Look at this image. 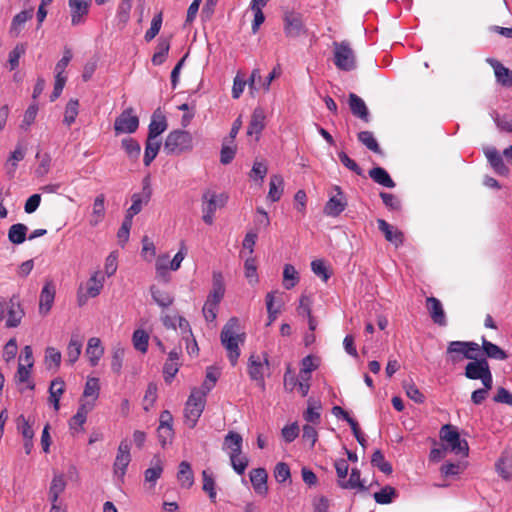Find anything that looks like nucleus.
Listing matches in <instances>:
<instances>
[{
	"label": "nucleus",
	"mask_w": 512,
	"mask_h": 512,
	"mask_svg": "<svg viewBox=\"0 0 512 512\" xmlns=\"http://www.w3.org/2000/svg\"><path fill=\"white\" fill-rule=\"evenodd\" d=\"M100 392L99 379L95 377H89L86 381L83 398H91V403L97 400Z\"/></svg>",
	"instance_id": "09e8293b"
},
{
	"label": "nucleus",
	"mask_w": 512,
	"mask_h": 512,
	"mask_svg": "<svg viewBox=\"0 0 512 512\" xmlns=\"http://www.w3.org/2000/svg\"><path fill=\"white\" fill-rule=\"evenodd\" d=\"M85 354L92 367L98 365L101 357L104 355V347L101 344L100 338L92 337L88 340Z\"/></svg>",
	"instance_id": "5701e85b"
},
{
	"label": "nucleus",
	"mask_w": 512,
	"mask_h": 512,
	"mask_svg": "<svg viewBox=\"0 0 512 512\" xmlns=\"http://www.w3.org/2000/svg\"><path fill=\"white\" fill-rule=\"evenodd\" d=\"M24 315L25 311L18 295L0 298V322L4 321L6 328L18 327Z\"/></svg>",
	"instance_id": "f03ea898"
},
{
	"label": "nucleus",
	"mask_w": 512,
	"mask_h": 512,
	"mask_svg": "<svg viewBox=\"0 0 512 512\" xmlns=\"http://www.w3.org/2000/svg\"><path fill=\"white\" fill-rule=\"evenodd\" d=\"M357 138L364 146L376 154H382V150L375 139L374 135L370 131H361L358 133Z\"/></svg>",
	"instance_id": "49530a36"
},
{
	"label": "nucleus",
	"mask_w": 512,
	"mask_h": 512,
	"mask_svg": "<svg viewBox=\"0 0 512 512\" xmlns=\"http://www.w3.org/2000/svg\"><path fill=\"white\" fill-rule=\"evenodd\" d=\"M94 408V404L83 399L80 402V406L76 414L70 419L69 427L71 430L77 431L78 428L82 429L83 425L87 420L88 413Z\"/></svg>",
	"instance_id": "412c9836"
},
{
	"label": "nucleus",
	"mask_w": 512,
	"mask_h": 512,
	"mask_svg": "<svg viewBox=\"0 0 512 512\" xmlns=\"http://www.w3.org/2000/svg\"><path fill=\"white\" fill-rule=\"evenodd\" d=\"M124 355H125V350L123 347H121L120 345L113 347L111 368L117 374H119L122 369Z\"/></svg>",
	"instance_id": "680f3d73"
},
{
	"label": "nucleus",
	"mask_w": 512,
	"mask_h": 512,
	"mask_svg": "<svg viewBox=\"0 0 512 512\" xmlns=\"http://www.w3.org/2000/svg\"><path fill=\"white\" fill-rule=\"evenodd\" d=\"M45 363L48 368H51L52 365L55 368H58L61 363V353L54 347H47L45 350Z\"/></svg>",
	"instance_id": "338daca9"
},
{
	"label": "nucleus",
	"mask_w": 512,
	"mask_h": 512,
	"mask_svg": "<svg viewBox=\"0 0 512 512\" xmlns=\"http://www.w3.org/2000/svg\"><path fill=\"white\" fill-rule=\"evenodd\" d=\"M170 49V38H161L152 57V63L155 66L163 64L168 56Z\"/></svg>",
	"instance_id": "ea45409f"
},
{
	"label": "nucleus",
	"mask_w": 512,
	"mask_h": 512,
	"mask_svg": "<svg viewBox=\"0 0 512 512\" xmlns=\"http://www.w3.org/2000/svg\"><path fill=\"white\" fill-rule=\"evenodd\" d=\"M151 196H152V189L150 186V182H149L148 178H145L143 180L142 191L134 193L132 195V197H131L132 204L127 209V212L134 216L139 214L142 211L143 207L149 203Z\"/></svg>",
	"instance_id": "4468645a"
},
{
	"label": "nucleus",
	"mask_w": 512,
	"mask_h": 512,
	"mask_svg": "<svg viewBox=\"0 0 512 512\" xmlns=\"http://www.w3.org/2000/svg\"><path fill=\"white\" fill-rule=\"evenodd\" d=\"M81 351L82 341L79 339L78 336L73 335L66 349L67 362L73 365L79 359Z\"/></svg>",
	"instance_id": "a19ab883"
},
{
	"label": "nucleus",
	"mask_w": 512,
	"mask_h": 512,
	"mask_svg": "<svg viewBox=\"0 0 512 512\" xmlns=\"http://www.w3.org/2000/svg\"><path fill=\"white\" fill-rule=\"evenodd\" d=\"M498 474L505 480L512 478V455L504 452L496 463Z\"/></svg>",
	"instance_id": "4c0bfd02"
},
{
	"label": "nucleus",
	"mask_w": 512,
	"mask_h": 512,
	"mask_svg": "<svg viewBox=\"0 0 512 512\" xmlns=\"http://www.w3.org/2000/svg\"><path fill=\"white\" fill-rule=\"evenodd\" d=\"M162 13H158L152 18L150 28L146 31L144 38L147 42L153 40L159 33L162 26Z\"/></svg>",
	"instance_id": "e2e57ef3"
},
{
	"label": "nucleus",
	"mask_w": 512,
	"mask_h": 512,
	"mask_svg": "<svg viewBox=\"0 0 512 512\" xmlns=\"http://www.w3.org/2000/svg\"><path fill=\"white\" fill-rule=\"evenodd\" d=\"M378 229L383 233L385 239L395 245V247H399L404 242V234L393 225L389 224L384 219L377 220Z\"/></svg>",
	"instance_id": "a211bd4d"
},
{
	"label": "nucleus",
	"mask_w": 512,
	"mask_h": 512,
	"mask_svg": "<svg viewBox=\"0 0 512 512\" xmlns=\"http://www.w3.org/2000/svg\"><path fill=\"white\" fill-rule=\"evenodd\" d=\"M193 148V137L190 132L185 130H173L165 139L164 151L167 154L180 155Z\"/></svg>",
	"instance_id": "7ed1b4c3"
},
{
	"label": "nucleus",
	"mask_w": 512,
	"mask_h": 512,
	"mask_svg": "<svg viewBox=\"0 0 512 512\" xmlns=\"http://www.w3.org/2000/svg\"><path fill=\"white\" fill-rule=\"evenodd\" d=\"M91 0H68L71 13V24L80 25L85 22V17L89 12Z\"/></svg>",
	"instance_id": "2eb2a0df"
},
{
	"label": "nucleus",
	"mask_w": 512,
	"mask_h": 512,
	"mask_svg": "<svg viewBox=\"0 0 512 512\" xmlns=\"http://www.w3.org/2000/svg\"><path fill=\"white\" fill-rule=\"evenodd\" d=\"M425 307L432 321L439 326H446L447 320L442 303L436 297L426 298Z\"/></svg>",
	"instance_id": "dca6fc26"
},
{
	"label": "nucleus",
	"mask_w": 512,
	"mask_h": 512,
	"mask_svg": "<svg viewBox=\"0 0 512 512\" xmlns=\"http://www.w3.org/2000/svg\"><path fill=\"white\" fill-rule=\"evenodd\" d=\"M299 281L298 272L291 264H286L283 269V284L286 289L293 288Z\"/></svg>",
	"instance_id": "8fccbe9b"
},
{
	"label": "nucleus",
	"mask_w": 512,
	"mask_h": 512,
	"mask_svg": "<svg viewBox=\"0 0 512 512\" xmlns=\"http://www.w3.org/2000/svg\"><path fill=\"white\" fill-rule=\"evenodd\" d=\"M131 461L130 444L127 440H122L118 446L117 455L114 461V474L123 480L126 469Z\"/></svg>",
	"instance_id": "9b49d317"
},
{
	"label": "nucleus",
	"mask_w": 512,
	"mask_h": 512,
	"mask_svg": "<svg viewBox=\"0 0 512 512\" xmlns=\"http://www.w3.org/2000/svg\"><path fill=\"white\" fill-rule=\"evenodd\" d=\"M369 177L377 184L386 187L394 188L396 186L394 180L391 178L389 173L382 167H374L368 172Z\"/></svg>",
	"instance_id": "c756f323"
},
{
	"label": "nucleus",
	"mask_w": 512,
	"mask_h": 512,
	"mask_svg": "<svg viewBox=\"0 0 512 512\" xmlns=\"http://www.w3.org/2000/svg\"><path fill=\"white\" fill-rule=\"evenodd\" d=\"M66 488V481L62 474L55 475L49 488V499L51 502H58L59 496Z\"/></svg>",
	"instance_id": "79ce46f5"
},
{
	"label": "nucleus",
	"mask_w": 512,
	"mask_h": 512,
	"mask_svg": "<svg viewBox=\"0 0 512 512\" xmlns=\"http://www.w3.org/2000/svg\"><path fill=\"white\" fill-rule=\"evenodd\" d=\"M348 102L350 110L354 116L360 118L364 122H369V111L362 98L355 93H350Z\"/></svg>",
	"instance_id": "393cba45"
},
{
	"label": "nucleus",
	"mask_w": 512,
	"mask_h": 512,
	"mask_svg": "<svg viewBox=\"0 0 512 512\" xmlns=\"http://www.w3.org/2000/svg\"><path fill=\"white\" fill-rule=\"evenodd\" d=\"M447 355L452 363H456L461 360L460 355L463 358L469 357L468 351L465 348V341H451L447 346Z\"/></svg>",
	"instance_id": "c9c22d12"
},
{
	"label": "nucleus",
	"mask_w": 512,
	"mask_h": 512,
	"mask_svg": "<svg viewBox=\"0 0 512 512\" xmlns=\"http://www.w3.org/2000/svg\"><path fill=\"white\" fill-rule=\"evenodd\" d=\"M320 409H321L320 403H316V402L312 403L311 401H309L307 410L303 414L305 421H307L308 423H312L314 425L319 424L320 418H321V415L319 412Z\"/></svg>",
	"instance_id": "4d7b16f0"
},
{
	"label": "nucleus",
	"mask_w": 512,
	"mask_h": 512,
	"mask_svg": "<svg viewBox=\"0 0 512 512\" xmlns=\"http://www.w3.org/2000/svg\"><path fill=\"white\" fill-rule=\"evenodd\" d=\"M132 341L134 348L142 353H146L148 349L149 335L142 329L133 332Z\"/></svg>",
	"instance_id": "5fc2aeb1"
},
{
	"label": "nucleus",
	"mask_w": 512,
	"mask_h": 512,
	"mask_svg": "<svg viewBox=\"0 0 512 512\" xmlns=\"http://www.w3.org/2000/svg\"><path fill=\"white\" fill-rule=\"evenodd\" d=\"M284 191V180L281 175L274 174L270 177L268 199L272 202L280 200Z\"/></svg>",
	"instance_id": "2f4dec72"
},
{
	"label": "nucleus",
	"mask_w": 512,
	"mask_h": 512,
	"mask_svg": "<svg viewBox=\"0 0 512 512\" xmlns=\"http://www.w3.org/2000/svg\"><path fill=\"white\" fill-rule=\"evenodd\" d=\"M242 436L234 431H229L224 438L223 449L230 450V453L242 452Z\"/></svg>",
	"instance_id": "c03bdc74"
},
{
	"label": "nucleus",
	"mask_w": 512,
	"mask_h": 512,
	"mask_svg": "<svg viewBox=\"0 0 512 512\" xmlns=\"http://www.w3.org/2000/svg\"><path fill=\"white\" fill-rule=\"evenodd\" d=\"M219 303L220 302L214 300H206L202 312L207 322H213L216 319Z\"/></svg>",
	"instance_id": "69168bd1"
},
{
	"label": "nucleus",
	"mask_w": 512,
	"mask_h": 512,
	"mask_svg": "<svg viewBox=\"0 0 512 512\" xmlns=\"http://www.w3.org/2000/svg\"><path fill=\"white\" fill-rule=\"evenodd\" d=\"M485 156L494 169V171L501 175L507 176L509 174V168L504 164L502 156L494 147H487L484 150Z\"/></svg>",
	"instance_id": "b1692460"
},
{
	"label": "nucleus",
	"mask_w": 512,
	"mask_h": 512,
	"mask_svg": "<svg viewBox=\"0 0 512 512\" xmlns=\"http://www.w3.org/2000/svg\"><path fill=\"white\" fill-rule=\"evenodd\" d=\"M105 278L101 271H95L87 280L85 287H80L77 292V302L79 306L87 303L88 299L97 297L104 286Z\"/></svg>",
	"instance_id": "6e6552de"
},
{
	"label": "nucleus",
	"mask_w": 512,
	"mask_h": 512,
	"mask_svg": "<svg viewBox=\"0 0 512 512\" xmlns=\"http://www.w3.org/2000/svg\"><path fill=\"white\" fill-rule=\"evenodd\" d=\"M250 481L254 491L259 495H266L268 492V474L264 468H255L250 471Z\"/></svg>",
	"instance_id": "aec40b11"
},
{
	"label": "nucleus",
	"mask_w": 512,
	"mask_h": 512,
	"mask_svg": "<svg viewBox=\"0 0 512 512\" xmlns=\"http://www.w3.org/2000/svg\"><path fill=\"white\" fill-rule=\"evenodd\" d=\"M26 47L24 44H17L9 53L8 64L10 70H15L19 66V59L25 54Z\"/></svg>",
	"instance_id": "0e129e2a"
},
{
	"label": "nucleus",
	"mask_w": 512,
	"mask_h": 512,
	"mask_svg": "<svg viewBox=\"0 0 512 512\" xmlns=\"http://www.w3.org/2000/svg\"><path fill=\"white\" fill-rule=\"evenodd\" d=\"M132 113L133 109L128 108L115 119L114 129L117 134L134 133L138 129L139 119Z\"/></svg>",
	"instance_id": "ddd939ff"
},
{
	"label": "nucleus",
	"mask_w": 512,
	"mask_h": 512,
	"mask_svg": "<svg viewBox=\"0 0 512 512\" xmlns=\"http://www.w3.org/2000/svg\"><path fill=\"white\" fill-rule=\"evenodd\" d=\"M335 194H330L326 202L323 212L326 216L338 217L347 207V198L338 185L333 186Z\"/></svg>",
	"instance_id": "9d476101"
},
{
	"label": "nucleus",
	"mask_w": 512,
	"mask_h": 512,
	"mask_svg": "<svg viewBox=\"0 0 512 512\" xmlns=\"http://www.w3.org/2000/svg\"><path fill=\"white\" fill-rule=\"evenodd\" d=\"M490 368L486 358L470 361L465 367V376L470 380L480 379Z\"/></svg>",
	"instance_id": "4be33fe9"
},
{
	"label": "nucleus",
	"mask_w": 512,
	"mask_h": 512,
	"mask_svg": "<svg viewBox=\"0 0 512 512\" xmlns=\"http://www.w3.org/2000/svg\"><path fill=\"white\" fill-rule=\"evenodd\" d=\"M177 479L184 488H190L193 485L194 474L191 465L187 461H182L179 464Z\"/></svg>",
	"instance_id": "e433bc0d"
},
{
	"label": "nucleus",
	"mask_w": 512,
	"mask_h": 512,
	"mask_svg": "<svg viewBox=\"0 0 512 512\" xmlns=\"http://www.w3.org/2000/svg\"><path fill=\"white\" fill-rule=\"evenodd\" d=\"M27 226L22 223L13 224L8 230V239L15 245L22 244L26 240Z\"/></svg>",
	"instance_id": "37998d69"
},
{
	"label": "nucleus",
	"mask_w": 512,
	"mask_h": 512,
	"mask_svg": "<svg viewBox=\"0 0 512 512\" xmlns=\"http://www.w3.org/2000/svg\"><path fill=\"white\" fill-rule=\"evenodd\" d=\"M105 217V195L99 194L93 203L92 212L89 219V224L96 227L103 221Z\"/></svg>",
	"instance_id": "cd10ccee"
},
{
	"label": "nucleus",
	"mask_w": 512,
	"mask_h": 512,
	"mask_svg": "<svg viewBox=\"0 0 512 512\" xmlns=\"http://www.w3.org/2000/svg\"><path fill=\"white\" fill-rule=\"evenodd\" d=\"M229 456L234 471L239 475L244 474L249 463L248 458L242 455V452L229 453Z\"/></svg>",
	"instance_id": "864d4df0"
},
{
	"label": "nucleus",
	"mask_w": 512,
	"mask_h": 512,
	"mask_svg": "<svg viewBox=\"0 0 512 512\" xmlns=\"http://www.w3.org/2000/svg\"><path fill=\"white\" fill-rule=\"evenodd\" d=\"M403 387L408 398H410L411 400L418 404L424 403L425 396L414 383L404 382Z\"/></svg>",
	"instance_id": "052dcab7"
},
{
	"label": "nucleus",
	"mask_w": 512,
	"mask_h": 512,
	"mask_svg": "<svg viewBox=\"0 0 512 512\" xmlns=\"http://www.w3.org/2000/svg\"><path fill=\"white\" fill-rule=\"evenodd\" d=\"M337 155H338L339 161L342 163L343 166H345L347 169H349L350 171L354 172L358 176H362L363 175V170L345 152H343V151L338 152Z\"/></svg>",
	"instance_id": "774afa93"
},
{
	"label": "nucleus",
	"mask_w": 512,
	"mask_h": 512,
	"mask_svg": "<svg viewBox=\"0 0 512 512\" xmlns=\"http://www.w3.org/2000/svg\"><path fill=\"white\" fill-rule=\"evenodd\" d=\"M269 365L267 357L262 360L259 355L251 354L248 360V374L251 380L255 381L257 385L264 388V370Z\"/></svg>",
	"instance_id": "f8f14e48"
},
{
	"label": "nucleus",
	"mask_w": 512,
	"mask_h": 512,
	"mask_svg": "<svg viewBox=\"0 0 512 512\" xmlns=\"http://www.w3.org/2000/svg\"><path fill=\"white\" fill-rule=\"evenodd\" d=\"M361 473L360 470L357 468H353L350 473V477L348 480L345 481H339L340 487L344 489H365L364 485L361 482Z\"/></svg>",
	"instance_id": "6e6d98bb"
},
{
	"label": "nucleus",
	"mask_w": 512,
	"mask_h": 512,
	"mask_svg": "<svg viewBox=\"0 0 512 512\" xmlns=\"http://www.w3.org/2000/svg\"><path fill=\"white\" fill-rule=\"evenodd\" d=\"M245 338V333L240 331L239 320L236 317L230 318L222 328L220 333L221 344L227 351L232 366L237 364L240 356L239 344H243Z\"/></svg>",
	"instance_id": "f257e3e1"
},
{
	"label": "nucleus",
	"mask_w": 512,
	"mask_h": 512,
	"mask_svg": "<svg viewBox=\"0 0 512 512\" xmlns=\"http://www.w3.org/2000/svg\"><path fill=\"white\" fill-rule=\"evenodd\" d=\"M150 292L155 303L162 308L169 307L174 302V297L170 292L162 290L155 285L150 287Z\"/></svg>",
	"instance_id": "f704fd0d"
},
{
	"label": "nucleus",
	"mask_w": 512,
	"mask_h": 512,
	"mask_svg": "<svg viewBox=\"0 0 512 512\" xmlns=\"http://www.w3.org/2000/svg\"><path fill=\"white\" fill-rule=\"evenodd\" d=\"M283 28L286 37L297 38L305 33L302 15L293 10H287L283 16Z\"/></svg>",
	"instance_id": "1a4fd4ad"
},
{
	"label": "nucleus",
	"mask_w": 512,
	"mask_h": 512,
	"mask_svg": "<svg viewBox=\"0 0 512 512\" xmlns=\"http://www.w3.org/2000/svg\"><path fill=\"white\" fill-rule=\"evenodd\" d=\"M264 120H265V115H264L263 110L260 108L254 109L252 116H251L250 123L247 128V135L248 136H252L254 134L259 135L262 132V130L264 129Z\"/></svg>",
	"instance_id": "473e14b6"
},
{
	"label": "nucleus",
	"mask_w": 512,
	"mask_h": 512,
	"mask_svg": "<svg viewBox=\"0 0 512 512\" xmlns=\"http://www.w3.org/2000/svg\"><path fill=\"white\" fill-rule=\"evenodd\" d=\"M225 294L224 277L221 272L214 271L212 277V290L207 299L220 302Z\"/></svg>",
	"instance_id": "c85d7f7f"
},
{
	"label": "nucleus",
	"mask_w": 512,
	"mask_h": 512,
	"mask_svg": "<svg viewBox=\"0 0 512 512\" xmlns=\"http://www.w3.org/2000/svg\"><path fill=\"white\" fill-rule=\"evenodd\" d=\"M398 496V491L390 485L384 486L380 491L373 494L375 502L380 505L391 504Z\"/></svg>",
	"instance_id": "72a5a7b5"
},
{
	"label": "nucleus",
	"mask_w": 512,
	"mask_h": 512,
	"mask_svg": "<svg viewBox=\"0 0 512 512\" xmlns=\"http://www.w3.org/2000/svg\"><path fill=\"white\" fill-rule=\"evenodd\" d=\"M245 268V277L247 278L248 282L252 285L257 284L258 274H257V267H256V260L253 257H249L246 259L244 263Z\"/></svg>",
	"instance_id": "13d9d810"
},
{
	"label": "nucleus",
	"mask_w": 512,
	"mask_h": 512,
	"mask_svg": "<svg viewBox=\"0 0 512 512\" xmlns=\"http://www.w3.org/2000/svg\"><path fill=\"white\" fill-rule=\"evenodd\" d=\"M486 62L493 68L498 84L503 87H512V70L505 67L500 61L494 58H487Z\"/></svg>",
	"instance_id": "f3484780"
},
{
	"label": "nucleus",
	"mask_w": 512,
	"mask_h": 512,
	"mask_svg": "<svg viewBox=\"0 0 512 512\" xmlns=\"http://www.w3.org/2000/svg\"><path fill=\"white\" fill-rule=\"evenodd\" d=\"M166 129H167L166 117L158 111L154 112L152 115L149 127H148V137L157 138Z\"/></svg>",
	"instance_id": "bb28decb"
},
{
	"label": "nucleus",
	"mask_w": 512,
	"mask_h": 512,
	"mask_svg": "<svg viewBox=\"0 0 512 512\" xmlns=\"http://www.w3.org/2000/svg\"><path fill=\"white\" fill-rule=\"evenodd\" d=\"M228 197L225 194L217 195L215 192L207 190L202 195V219L212 225L214 222V214L218 207H223Z\"/></svg>",
	"instance_id": "0eeeda50"
},
{
	"label": "nucleus",
	"mask_w": 512,
	"mask_h": 512,
	"mask_svg": "<svg viewBox=\"0 0 512 512\" xmlns=\"http://www.w3.org/2000/svg\"><path fill=\"white\" fill-rule=\"evenodd\" d=\"M65 391V382L61 378L54 379L49 387V402L53 405L54 410L60 408V398Z\"/></svg>",
	"instance_id": "7c9ffc66"
},
{
	"label": "nucleus",
	"mask_w": 512,
	"mask_h": 512,
	"mask_svg": "<svg viewBox=\"0 0 512 512\" xmlns=\"http://www.w3.org/2000/svg\"><path fill=\"white\" fill-rule=\"evenodd\" d=\"M122 147L129 157L137 159L140 156V144L133 138H124L122 140Z\"/></svg>",
	"instance_id": "bf43d9fd"
},
{
	"label": "nucleus",
	"mask_w": 512,
	"mask_h": 512,
	"mask_svg": "<svg viewBox=\"0 0 512 512\" xmlns=\"http://www.w3.org/2000/svg\"><path fill=\"white\" fill-rule=\"evenodd\" d=\"M371 464L387 475L391 474L393 471L392 465L385 460L382 451L379 449L372 454Z\"/></svg>",
	"instance_id": "3c124183"
},
{
	"label": "nucleus",
	"mask_w": 512,
	"mask_h": 512,
	"mask_svg": "<svg viewBox=\"0 0 512 512\" xmlns=\"http://www.w3.org/2000/svg\"><path fill=\"white\" fill-rule=\"evenodd\" d=\"M33 17V9L23 10L20 13L16 14L11 22L9 34L13 38H17L21 31L24 28L25 23L32 19Z\"/></svg>",
	"instance_id": "a878e982"
},
{
	"label": "nucleus",
	"mask_w": 512,
	"mask_h": 512,
	"mask_svg": "<svg viewBox=\"0 0 512 512\" xmlns=\"http://www.w3.org/2000/svg\"><path fill=\"white\" fill-rule=\"evenodd\" d=\"M440 439L445 443L444 449H448L457 455L468 456V442L465 439H461L455 426L451 424L443 425L440 429Z\"/></svg>",
	"instance_id": "20e7f679"
},
{
	"label": "nucleus",
	"mask_w": 512,
	"mask_h": 512,
	"mask_svg": "<svg viewBox=\"0 0 512 512\" xmlns=\"http://www.w3.org/2000/svg\"><path fill=\"white\" fill-rule=\"evenodd\" d=\"M159 149L160 142L157 140V138L147 137L143 159L145 166H149L152 163V161L156 158Z\"/></svg>",
	"instance_id": "a18cd8bd"
},
{
	"label": "nucleus",
	"mask_w": 512,
	"mask_h": 512,
	"mask_svg": "<svg viewBox=\"0 0 512 512\" xmlns=\"http://www.w3.org/2000/svg\"><path fill=\"white\" fill-rule=\"evenodd\" d=\"M334 64L339 70L351 71L356 68V57L349 42H333Z\"/></svg>",
	"instance_id": "423d86ee"
},
{
	"label": "nucleus",
	"mask_w": 512,
	"mask_h": 512,
	"mask_svg": "<svg viewBox=\"0 0 512 512\" xmlns=\"http://www.w3.org/2000/svg\"><path fill=\"white\" fill-rule=\"evenodd\" d=\"M205 404L204 392L198 391V388H193L184 409L185 424L189 428L193 429L196 426L204 411Z\"/></svg>",
	"instance_id": "39448f33"
},
{
	"label": "nucleus",
	"mask_w": 512,
	"mask_h": 512,
	"mask_svg": "<svg viewBox=\"0 0 512 512\" xmlns=\"http://www.w3.org/2000/svg\"><path fill=\"white\" fill-rule=\"evenodd\" d=\"M56 294L55 284L52 281H46L39 299V313L46 315L52 308Z\"/></svg>",
	"instance_id": "6ab92c4d"
},
{
	"label": "nucleus",
	"mask_w": 512,
	"mask_h": 512,
	"mask_svg": "<svg viewBox=\"0 0 512 512\" xmlns=\"http://www.w3.org/2000/svg\"><path fill=\"white\" fill-rule=\"evenodd\" d=\"M79 113V101L77 99H70L65 107L63 122L68 127L71 126Z\"/></svg>",
	"instance_id": "603ef678"
},
{
	"label": "nucleus",
	"mask_w": 512,
	"mask_h": 512,
	"mask_svg": "<svg viewBox=\"0 0 512 512\" xmlns=\"http://www.w3.org/2000/svg\"><path fill=\"white\" fill-rule=\"evenodd\" d=\"M482 349L488 358L496 360H506L508 358L507 353L502 348L484 337L482 338Z\"/></svg>",
	"instance_id": "58836bf2"
},
{
	"label": "nucleus",
	"mask_w": 512,
	"mask_h": 512,
	"mask_svg": "<svg viewBox=\"0 0 512 512\" xmlns=\"http://www.w3.org/2000/svg\"><path fill=\"white\" fill-rule=\"evenodd\" d=\"M163 472V466L160 458L155 457L152 460V466L148 469H146L144 476L145 481L152 483L153 485L156 483V481L161 477V474Z\"/></svg>",
	"instance_id": "de8ad7c7"
}]
</instances>
